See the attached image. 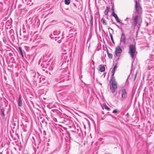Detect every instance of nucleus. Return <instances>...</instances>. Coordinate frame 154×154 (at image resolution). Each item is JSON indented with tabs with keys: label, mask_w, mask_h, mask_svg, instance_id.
<instances>
[{
	"label": "nucleus",
	"mask_w": 154,
	"mask_h": 154,
	"mask_svg": "<svg viewBox=\"0 0 154 154\" xmlns=\"http://www.w3.org/2000/svg\"><path fill=\"white\" fill-rule=\"evenodd\" d=\"M128 53L133 60L132 64V66L133 63L134 62L135 57V54L137 53L135 45L131 44L130 45L129 48Z\"/></svg>",
	"instance_id": "obj_1"
},
{
	"label": "nucleus",
	"mask_w": 154,
	"mask_h": 154,
	"mask_svg": "<svg viewBox=\"0 0 154 154\" xmlns=\"http://www.w3.org/2000/svg\"><path fill=\"white\" fill-rule=\"evenodd\" d=\"M109 85L110 90L112 93H113L117 88V83L115 78H111Z\"/></svg>",
	"instance_id": "obj_2"
},
{
	"label": "nucleus",
	"mask_w": 154,
	"mask_h": 154,
	"mask_svg": "<svg viewBox=\"0 0 154 154\" xmlns=\"http://www.w3.org/2000/svg\"><path fill=\"white\" fill-rule=\"evenodd\" d=\"M121 100L124 101L126 100L128 97V93L125 88L122 89L121 91Z\"/></svg>",
	"instance_id": "obj_3"
},
{
	"label": "nucleus",
	"mask_w": 154,
	"mask_h": 154,
	"mask_svg": "<svg viewBox=\"0 0 154 154\" xmlns=\"http://www.w3.org/2000/svg\"><path fill=\"white\" fill-rule=\"evenodd\" d=\"M135 9L136 11L138 14H139L142 13V8L139 3L137 2L136 0H135Z\"/></svg>",
	"instance_id": "obj_4"
},
{
	"label": "nucleus",
	"mask_w": 154,
	"mask_h": 154,
	"mask_svg": "<svg viewBox=\"0 0 154 154\" xmlns=\"http://www.w3.org/2000/svg\"><path fill=\"white\" fill-rule=\"evenodd\" d=\"M132 19L133 20L135 26H136L137 25L138 20H140L141 23L142 21V20L141 18L139 17L137 15L135 16L133 15L132 17Z\"/></svg>",
	"instance_id": "obj_5"
},
{
	"label": "nucleus",
	"mask_w": 154,
	"mask_h": 154,
	"mask_svg": "<svg viewBox=\"0 0 154 154\" xmlns=\"http://www.w3.org/2000/svg\"><path fill=\"white\" fill-rule=\"evenodd\" d=\"M122 52V50L120 47L119 46H117L116 49V50L115 52L116 56L119 57Z\"/></svg>",
	"instance_id": "obj_6"
},
{
	"label": "nucleus",
	"mask_w": 154,
	"mask_h": 154,
	"mask_svg": "<svg viewBox=\"0 0 154 154\" xmlns=\"http://www.w3.org/2000/svg\"><path fill=\"white\" fill-rule=\"evenodd\" d=\"M126 38L124 33L122 32L121 34V36L120 39V42H122L125 44V43Z\"/></svg>",
	"instance_id": "obj_7"
},
{
	"label": "nucleus",
	"mask_w": 154,
	"mask_h": 154,
	"mask_svg": "<svg viewBox=\"0 0 154 154\" xmlns=\"http://www.w3.org/2000/svg\"><path fill=\"white\" fill-rule=\"evenodd\" d=\"M117 66L115 65L114 66L113 68L112 71V72H111L112 74V75H111V78H115V77L114 76V75L115 74L116 69L117 68Z\"/></svg>",
	"instance_id": "obj_8"
},
{
	"label": "nucleus",
	"mask_w": 154,
	"mask_h": 154,
	"mask_svg": "<svg viewBox=\"0 0 154 154\" xmlns=\"http://www.w3.org/2000/svg\"><path fill=\"white\" fill-rule=\"evenodd\" d=\"M22 103L21 98V95H20L18 101V105L19 106H22Z\"/></svg>",
	"instance_id": "obj_9"
},
{
	"label": "nucleus",
	"mask_w": 154,
	"mask_h": 154,
	"mask_svg": "<svg viewBox=\"0 0 154 154\" xmlns=\"http://www.w3.org/2000/svg\"><path fill=\"white\" fill-rule=\"evenodd\" d=\"M112 14V15L115 17V20H116V21L118 23H120L118 17H117L116 14L115 13H114V14Z\"/></svg>",
	"instance_id": "obj_10"
},
{
	"label": "nucleus",
	"mask_w": 154,
	"mask_h": 154,
	"mask_svg": "<svg viewBox=\"0 0 154 154\" xmlns=\"http://www.w3.org/2000/svg\"><path fill=\"white\" fill-rule=\"evenodd\" d=\"M105 70V67L104 65L99 66V71L101 72H103Z\"/></svg>",
	"instance_id": "obj_11"
},
{
	"label": "nucleus",
	"mask_w": 154,
	"mask_h": 154,
	"mask_svg": "<svg viewBox=\"0 0 154 154\" xmlns=\"http://www.w3.org/2000/svg\"><path fill=\"white\" fill-rule=\"evenodd\" d=\"M55 40L56 41L57 40V42H58V43H60L61 42V39L63 38L62 37L60 38L59 36H56L55 37Z\"/></svg>",
	"instance_id": "obj_12"
},
{
	"label": "nucleus",
	"mask_w": 154,
	"mask_h": 154,
	"mask_svg": "<svg viewBox=\"0 0 154 154\" xmlns=\"http://www.w3.org/2000/svg\"><path fill=\"white\" fill-rule=\"evenodd\" d=\"M1 112L2 113V119H4L5 116V110L3 109H0Z\"/></svg>",
	"instance_id": "obj_13"
},
{
	"label": "nucleus",
	"mask_w": 154,
	"mask_h": 154,
	"mask_svg": "<svg viewBox=\"0 0 154 154\" xmlns=\"http://www.w3.org/2000/svg\"><path fill=\"white\" fill-rule=\"evenodd\" d=\"M93 16L91 14L90 15V22L91 25V26L92 27L93 26Z\"/></svg>",
	"instance_id": "obj_14"
},
{
	"label": "nucleus",
	"mask_w": 154,
	"mask_h": 154,
	"mask_svg": "<svg viewBox=\"0 0 154 154\" xmlns=\"http://www.w3.org/2000/svg\"><path fill=\"white\" fill-rule=\"evenodd\" d=\"M109 8L108 7H106V9L105 11H104V14L106 15H107L108 14V13L109 11Z\"/></svg>",
	"instance_id": "obj_15"
},
{
	"label": "nucleus",
	"mask_w": 154,
	"mask_h": 154,
	"mask_svg": "<svg viewBox=\"0 0 154 154\" xmlns=\"http://www.w3.org/2000/svg\"><path fill=\"white\" fill-rule=\"evenodd\" d=\"M60 33V31L56 30L55 31L53 32L54 35H59Z\"/></svg>",
	"instance_id": "obj_16"
},
{
	"label": "nucleus",
	"mask_w": 154,
	"mask_h": 154,
	"mask_svg": "<svg viewBox=\"0 0 154 154\" xmlns=\"http://www.w3.org/2000/svg\"><path fill=\"white\" fill-rule=\"evenodd\" d=\"M106 51H107V53L108 54V56L109 57L110 59L112 58V54H111L109 53V52H108V51L107 49V50Z\"/></svg>",
	"instance_id": "obj_17"
},
{
	"label": "nucleus",
	"mask_w": 154,
	"mask_h": 154,
	"mask_svg": "<svg viewBox=\"0 0 154 154\" xmlns=\"http://www.w3.org/2000/svg\"><path fill=\"white\" fill-rule=\"evenodd\" d=\"M101 21L102 22V23L103 25H106V20L104 18H102L101 20Z\"/></svg>",
	"instance_id": "obj_18"
},
{
	"label": "nucleus",
	"mask_w": 154,
	"mask_h": 154,
	"mask_svg": "<svg viewBox=\"0 0 154 154\" xmlns=\"http://www.w3.org/2000/svg\"><path fill=\"white\" fill-rule=\"evenodd\" d=\"M19 51H20V53L22 56V57H23V52L22 51V49L21 48V47H19Z\"/></svg>",
	"instance_id": "obj_19"
},
{
	"label": "nucleus",
	"mask_w": 154,
	"mask_h": 154,
	"mask_svg": "<svg viewBox=\"0 0 154 154\" xmlns=\"http://www.w3.org/2000/svg\"><path fill=\"white\" fill-rule=\"evenodd\" d=\"M103 106L105 109L108 111H109L110 109L105 104H103Z\"/></svg>",
	"instance_id": "obj_20"
},
{
	"label": "nucleus",
	"mask_w": 154,
	"mask_h": 154,
	"mask_svg": "<svg viewBox=\"0 0 154 154\" xmlns=\"http://www.w3.org/2000/svg\"><path fill=\"white\" fill-rule=\"evenodd\" d=\"M27 4L28 5H29V6H31L33 5V3L32 2V1L31 0H29L28 1Z\"/></svg>",
	"instance_id": "obj_21"
},
{
	"label": "nucleus",
	"mask_w": 154,
	"mask_h": 154,
	"mask_svg": "<svg viewBox=\"0 0 154 154\" xmlns=\"http://www.w3.org/2000/svg\"><path fill=\"white\" fill-rule=\"evenodd\" d=\"M44 80H45V79L43 77H40V78L39 82H43V83H45Z\"/></svg>",
	"instance_id": "obj_22"
},
{
	"label": "nucleus",
	"mask_w": 154,
	"mask_h": 154,
	"mask_svg": "<svg viewBox=\"0 0 154 154\" xmlns=\"http://www.w3.org/2000/svg\"><path fill=\"white\" fill-rule=\"evenodd\" d=\"M70 1L69 0H65V4L66 5H69V4Z\"/></svg>",
	"instance_id": "obj_23"
},
{
	"label": "nucleus",
	"mask_w": 154,
	"mask_h": 154,
	"mask_svg": "<svg viewBox=\"0 0 154 154\" xmlns=\"http://www.w3.org/2000/svg\"><path fill=\"white\" fill-rule=\"evenodd\" d=\"M109 35L111 38V41H112V43L114 44V42L112 36V34L110 33H109Z\"/></svg>",
	"instance_id": "obj_24"
},
{
	"label": "nucleus",
	"mask_w": 154,
	"mask_h": 154,
	"mask_svg": "<svg viewBox=\"0 0 154 154\" xmlns=\"http://www.w3.org/2000/svg\"><path fill=\"white\" fill-rule=\"evenodd\" d=\"M2 40H3V42L5 43H6L7 41L6 39V38H5V37H3V38H2Z\"/></svg>",
	"instance_id": "obj_25"
},
{
	"label": "nucleus",
	"mask_w": 154,
	"mask_h": 154,
	"mask_svg": "<svg viewBox=\"0 0 154 154\" xmlns=\"http://www.w3.org/2000/svg\"><path fill=\"white\" fill-rule=\"evenodd\" d=\"M112 14L115 13V12H114V8L113 6H112Z\"/></svg>",
	"instance_id": "obj_26"
},
{
	"label": "nucleus",
	"mask_w": 154,
	"mask_h": 154,
	"mask_svg": "<svg viewBox=\"0 0 154 154\" xmlns=\"http://www.w3.org/2000/svg\"><path fill=\"white\" fill-rule=\"evenodd\" d=\"M117 111L116 109H114L112 111V113H116L117 112Z\"/></svg>",
	"instance_id": "obj_27"
},
{
	"label": "nucleus",
	"mask_w": 154,
	"mask_h": 154,
	"mask_svg": "<svg viewBox=\"0 0 154 154\" xmlns=\"http://www.w3.org/2000/svg\"><path fill=\"white\" fill-rule=\"evenodd\" d=\"M53 35L52 34H51L50 35V37L52 38H54V37L53 36Z\"/></svg>",
	"instance_id": "obj_28"
},
{
	"label": "nucleus",
	"mask_w": 154,
	"mask_h": 154,
	"mask_svg": "<svg viewBox=\"0 0 154 154\" xmlns=\"http://www.w3.org/2000/svg\"><path fill=\"white\" fill-rule=\"evenodd\" d=\"M137 73H136V74H135V76H134V81H135V79L136 78V76H137Z\"/></svg>",
	"instance_id": "obj_29"
},
{
	"label": "nucleus",
	"mask_w": 154,
	"mask_h": 154,
	"mask_svg": "<svg viewBox=\"0 0 154 154\" xmlns=\"http://www.w3.org/2000/svg\"><path fill=\"white\" fill-rule=\"evenodd\" d=\"M137 73H136V74H135V76H134V81H135V79L136 78V76H137Z\"/></svg>",
	"instance_id": "obj_30"
},
{
	"label": "nucleus",
	"mask_w": 154,
	"mask_h": 154,
	"mask_svg": "<svg viewBox=\"0 0 154 154\" xmlns=\"http://www.w3.org/2000/svg\"><path fill=\"white\" fill-rule=\"evenodd\" d=\"M57 22V20H54L52 21L51 22L52 23H55Z\"/></svg>",
	"instance_id": "obj_31"
},
{
	"label": "nucleus",
	"mask_w": 154,
	"mask_h": 154,
	"mask_svg": "<svg viewBox=\"0 0 154 154\" xmlns=\"http://www.w3.org/2000/svg\"><path fill=\"white\" fill-rule=\"evenodd\" d=\"M121 25L122 26H123L124 25H125V24H124L123 23H121Z\"/></svg>",
	"instance_id": "obj_32"
},
{
	"label": "nucleus",
	"mask_w": 154,
	"mask_h": 154,
	"mask_svg": "<svg viewBox=\"0 0 154 154\" xmlns=\"http://www.w3.org/2000/svg\"><path fill=\"white\" fill-rule=\"evenodd\" d=\"M129 19V18L128 17H127L126 19L125 20V21H126L128 19Z\"/></svg>",
	"instance_id": "obj_33"
},
{
	"label": "nucleus",
	"mask_w": 154,
	"mask_h": 154,
	"mask_svg": "<svg viewBox=\"0 0 154 154\" xmlns=\"http://www.w3.org/2000/svg\"><path fill=\"white\" fill-rule=\"evenodd\" d=\"M116 26H117V27L118 28H119V26L117 24H116Z\"/></svg>",
	"instance_id": "obj_34"
},
{
	"label": "nucleus",
	"mask_w": 154,
	"mask_h": 154,
	"mask_svg": "<svg viewBox=\"0 0 154 154\" xmlns=\"http://www.w3.org/2000/svg\"><path fill=\"white\" fill-rule=\"evenodd\" d=\"M21 9L22 10H25V8H22Z\"/></svg>",
	"instance_id": "obj_35"
},
{
	"label": "nucleus",
	"mask_w": 154,
	"mask_h": 154,
	"mask_svg": "<svg viewBox=\"0 0 154 154\" xmlns=\"http://www.w3.org/2000/svg\"><path fill=\"white\" fill-rule=\"evenodd\" d=\"M44 134H45V135L46 134V133H45V131H44Z\"/></svg>",
	"instance_id": "obj_36"
},
{
	"label": "nucleus",
	"mask_w": 154,
	"mask_h": 154,
	"mask_svg": "<svg viewBox=\"0 0 154 154\" xmlns=\"http://www.w3.org/2000/svg\"><path fill=\"white\" fill-rule=\"evenodd\" d=\"M100 85H102V84H101V83H100Z\"/></svg>",
	"instance_id": "obj_37"
}]
</instances>
